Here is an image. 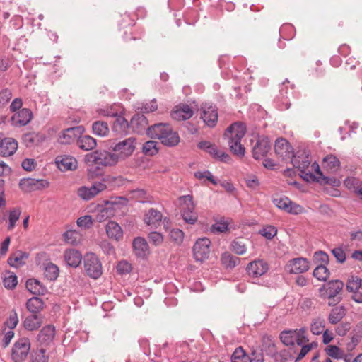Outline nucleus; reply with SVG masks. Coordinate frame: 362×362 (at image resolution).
I'll return each instance as SVG.
<instances>
[{
	"label": "nucleus",
	"instance_id": "obj_1",
	"mask_svg": "<svg viewBox=\"0 0 362 362\" xmlns=\"http://www.w3.org/2000/svg\"><path fill=\"white\" fill-rule=\"evenodd\" d=\"M246 132V127L243 123L235 122L231 124L225 132V137L228 140V146L233 154L243 156L245 148L240 144Z\"/></svg>",
	"mask_w": 362,
	"mask_h": 362
},
{
	"label": "nucleus",
	"instance_id": "obj_2",
	"mask_svg": "<svg viewBox=\"0 0 362 362\" xmlns=\"http://www.w3.org/2000/svg\"><path fill=\"white\" fill-rule=\"evenodd\" d=\"M280 339L285 346H293L296 343L301 346L309 341L307 336V328L303 327L296 329H286L280 333Z\"/></svg>",
	"mask_w": 362,
	"mask_h": 362
},
{
	"label": "nucleus",
	"instance_id": "obj_3",
	"mask_svg": "<svg viewBox=\"0 0 362 362\" xmlns=\"http://www.w3.org/2000/svg\"><path fill=\"white\" fill-rule=\"evenodd\" d=\"M85 163H93L98 165L112 167L119 162L114 152L107 151H95L88 153L84 157Z\"/></svg>",
	"mask_w": 362,
	"mask_h": 362
},
{
	"label": "nucleus",
	"instance_id": "obj_4",
	"mask_svg": "<svg viewBox=\"0 0 362 362\" xmlns=\"http://www.w3.org/2000/svg\"><path fill=\"white\" fill-rule=\"evenodd\" d=\"M293 165L299 169L301 172L302 177L306 181H314L315 175V170L312 169L311 160L310 156L305 152H303L301 156L296 155L291 160Z\"/></svg>",
	"mask_w": 362,
	"mask_h": 362
},
{
	"label": "nucleus",
	"instance_id": "obj_5",
	"mask_svg": "<svg viewBox=\"0 0 362 362\" xmlns=\"http://www.w3.org/2000/svg\"><path fill=\"white\" fill-rule=\"evenodd\" d=\"M136 147V140L134 137H129L119 141L112 147L118 162L124 161L129 158Z\"/></svg>",
	"mask_w": 362,
	"mask_h": 362
},
{
	"label": "nucleus",
	"instance_id": "obj_6",
	"mask_svg": "<svg viewBox=\"0 0 362 362\" xmlns=\"http://www.w3.org/2000/svg\"><path fill=\"white\" fill-rule=\"evenodd\" d=\"M144 222L151 229H156L163 223L164 228L167 229L170 223L169 218L163 217L162 213L153 208L146 211L144 215Z\"/></svg>",
	"mask_w": 362,
	"mask_h": 362
},
{
	"label": "nucleus",
	"instance_id": "obj_7",
	"mask_svg": "<svg viewBox=\"0 0 362 362\" xmlns=\"http://www.w3.org/2000/svg\"><path fill=\"white\" fill-rule=\"evenodd\" d=\"M84 268L88 276L97 279L103 274L100 261L94 253H88L84 257Z\"/></svg>",
	"mask_w": 362,
	"mask_h": 362
},
{
	"label": "nucleus",
	"instance_id": "obj_8",
	"mask_svg": "<svg viewBox=\"0 0 362 362\" xmlns=\"http://www.w3.org/2000/svg\"><path fill=\"white\" fill-rule=\"evenodd\" d=\"M107 188L104 182H95L90 187L81 186L77 189V195L84 201L93 199Z\"/></svg>",
	"mask_w": 362,
	"mask_h": 362
},
{
	"label": "nucleus",
	"instance_id": "obj_9",
	"mask_svg": "<svg viewBox=\"0 0 362 362\" xmlns=\"http://www.w3.org/2000/svg\"><path fill=\"white\" fill-rule=\"evenodd\" d=\"M211 241L209 238H199L193 247L194 257L197 261H204L207 259L210 253Z\"/></svg>",
	"mask_w": 362,
	"mask_h": 362
},
{
	"label": "nucleus",
	"instance_id": "obj_10",
	"mask_svg": "<svg viewBox=\"0 0 362 362\" xmlns=\"http://www.w3.org/2000/svg\"><path fill=\"white\" fill-rule=\"evenodd\" d=\"M343 287L344 283L341 281H330L319 289L320 296L323 299L334 298L341 291Z\"/></svg>",
	"mask_w": 362,
	"mask_h": 362
},
{
	"label": "nucleus",
	"instance_id": "obj_11",
	"mask_svg": "<svg viewBox=\"0 0 362 362\" xmlns=\"http://www.w3.org/2000/svg\"><path fill=\"white\" fill-rule=\"evenodd\" d=\"M83 132L84 128L82 126L67 128L59 134L57 141L61 144H70L83 134Z\"/></svg>",
	"mask_w": 362,
	"mask_h": 362
},
{
	"label": "nucleus",
	"instance_id": "obj_12",
	"mask_svg": "<svg viewBox=\"0 0 362 362\" xmlns=\"http://www.w3.org/2000/svg\"><path fill=\"white\" fill-rule=\"evenodd\" d=\"M309 268V262L303 257L293 258L286 265V270L290 274H295L306 272Z\"/></svg>",
	"mask_w": 362,
	"mask_h": 362
},
{
	"label": "nucleus",
	"instance_id": "obj_13",
	"mask_svg": "<svg viewBox=\"0 0 362 362\" xmlns=\"http://www.w3.org/2000/svg\"><path fill=\"white\" fill-rule=\"evenodd\" d=\"M202 119L209 127H213L218 120V112L216 108L211 104L205 103L202 105Z\"/></svg>",
	"mask_w": 362,
	"mask_h": 362
},
{
	"label": "nucleus",
	"instance_id": "obj_14",
	"mask_svg": "<svg viewBox=\"0 0 362 362\" xmlns=\"http://www.w3.org/2000/svg\"><path fill=\"white\" fill-rule=\"evenodd\" d=\"M274 149L276 153L283 160H292L295 156L293 148L284 139H279L276 141Z\"/></svg>",
	"mask_w": 362,
	"mask_h": 362
},
{
	"label": "nucleus",
	"instance_id": "obj_15",
	"mask_svg": "<svg viewBox=\"0 0 362 362\" xmlns=\"http://www.w3.org/2000/svg\"><path fill=\"white\" fill-rule=\"evenodd\" d=\"M3 133H0V156L3 157L10 156L18 148L17 141L11 137H3Z\"/></svg>",
	"mask_w": 362,
	"mask_h": 362
},
{
	"label": "nucleus",
	"instance_id": "obj_16",
	"mask_svg": "<svg viewBox=\"0 0 362 362\" xmlns=\"http://www.w3.org/2000/svg\"><path fill=\"white\" fill-rule=\"evenodd\" d=\"M246 269L250 276L258 278L267 272L269 266L265 261L257 259L249 263Z\"/></svg>",
	"mask_w": 362,
	"mask_h": 362
},
{
	"label": "nucleus",
	"instance_id": "obj_17",
	"mask_svg": "<svg viewBox=\"0 0 362 362\" xmlns=\"http://www.w3.org/2000/svg\"><path fill=\"white\" fill-rule=\"evenodd\" d=\"M312 169L315 170V178L314 181L319 182L321 185H330L333 187H339L341 182L339 179L334 177H327L325 176L320 170V168L317 163L314 162L312 165Z\"/></svg>",
	"mask_w": 362,
	"mask_h": 362
},
{
	"label": "nucleus",
	"instance_id": "obj_18",
	"mask_svg": "<svg viewBox=\"0 0 362 362\" xmlns=\"http://www.w3.org/2000/svg\"><path fill=\"white\" fill-rule=\"evenodd\" d=\"M232 362H263L261 355H255L252 353V356L247 355L242 347L235 349L231 356Z\"/></svg>",
	"mask_w": 362,
	"mask_h": 362
},
{
	"label": "nucleus",
	"instance_id": "obj_19",
	"mask_svg": "<svg viewBox=\"0 0 362 362\" xmlns=\"http://www.w3.org/2000/svg\"><path fill=\"white\" fill-rule=\"evenodd\" d=\"M55 163L62 171L74 170L77 168L78 162L75 158L62 155L56 157Z\"/></svg>",
	"mask_w": 362,
	"mask_h": 362
},
{
	"label": "nucleus",
	"instance_id": "obj_20",
	"mask_svg": "<svg viewBox=\"0 0 362 362\" xmlns=\"http://www.w3.org/2000/svg\"><path fill=\"white\" fill-rule=\"evenodd\" d=\"M271 148V144L267 137H262L258 139L253 147V157L256 159H261L267 156Z\"/></svg>",
	"mask_w": 362,
	"mask_h": 362
},
{
	"label": "nucleus",
	"instance_id": "obj_21",
	"mask_svg": "<svg viewBox=\"0 0 362 362\" xmlns=\"http://www.w3.org/2000/svg\"><path fill=\"white\" fill-rule=\"evenodd\" d=\"M107 236L115 241H119L123 238L124 232L122 227L115 221H109L105 225Z\"/></svg>",
	"mask_w": 362,
	"mask_h": 362
},
{
	"label": "nucleus",
	"instance_id": "obj_22",
	"mask_svg": "<svg viewBox=\"0 0 362 362\" xmlns=\"http://www.w3.org/2000/svg\"><path fill=\"white\" fill-rule=\"evenodd\" d=\"M55 336V327L52 325L44 327L38 334L37 340L40 344L47 346L54 340Z\"/></svg>",
	"mask_w": 362,
	"mask_h": 362
},
{
	"label": "nucleus",
	"instance_id": "obj_23",
	"mask_svg": "<svg viewBox=\"0 0 362 362\" xmlns=\"http://www.w3.org/2000/svg\"><path fill=\"white\" fill-rule=\"evenodd\" d=\"M170 129L168 124L159 123L149 127L146 133L149 137L160 140L161 136L167 134Z\"/></svg>",
	"mask_w": 362,
	"mask_h": 362
},
{
	"label": "nucleus",
	"instance_id": "obj_24",
	"mask_svg": "<svg viewBox=\"0 0 362 362\" xmlns=\"http://www.w3.org/2000/svg\"><path fill=\"white\" fill-rule=\"evenodd\" d=\"M49 182L43 179H33L24 177V191H36L47 188Z\"/></svg>",
	"mask_w": 362,
	"mask_h": 362
},
{
	"label": "nucleus",
	"instance_id": "obj_25",
	"mask_svg": "<svg viewBox=\"0 0 362 362\" xmlns=\"http://www.w3.org/2000/svg\"><path fill=\"white\" fill-rule=\"evenodd\" d=\"M322 165L327 173H335L339 170L341 163L335 156L330 154L323 158Z\"/></svg>",
	"mask_w": 362,
	"mask_h": 362
},
{
	"label": "nucleus",
	"instance_id": "obj_26",
	"mask_svg": "<svg viewBox=\"0 0 362 362\" xmlns=\"http://www.w3.org/2000/svg\"><path fill=\"white\" fill-rule=\"evenodd\" d=\"M66 264L72 267H77L81 262L82 255L75 249L66 250L64 254Z\"/></svg>",
	"mask_w": 362,
	"mask_h": 362
},
{
	"label": "nucleus",
	"instance_id": "obj_27",
	"mask_svg": "<svg viewBox=\"0 0 362 362\" xmlns=\"http://www.w3.org/2000/svg\"><path fill=\"white\" fill-rule=\"evenodd\" d=\"M193 111L187 105L177 106L171 112V117L176 120H186L192 117Z\"/></svg>",
	"mask_w": 362,
	"mask_h": 362
},
{
	"label": "nucleus",
	"instance_id": "obj_28",
	"mask_svg": "<svg viewBox=\"0 0 362 362\" xmlns=\"http://www.w3.org/2000/svg\"><path fill=\"white\" fill-rule=\"evenodd\" d=\"M133 248L135 255L141 258H145L148 254V245L143 238H136L133 241Z\"/></svg>",
	"mask_w": 362,
	"mask_h": 362
},
{
	"label": "nucleus",
	"instance_id": "obj_29",
	"mask_svg": "<svg viewBox=\"0 0 362 362\" xmlns=\"http://www.w3.org/2000/svg\"><path fill=\"white\" fill-rule=\"evenodd\" d=\"M28 291L34 295H45L47 293V288L42 284L35 279H30L25 284Z\"/></svg>",
	"mask_w": 362,
	"mask_h": 362
},
{
	"label": "nucleus",
	"instance_id": "obj_30",
	"mask_svg": "<svg viewBox=\"0 0 362 362\" xmlns=\"http://www.w3.org/2000/svg\"><path fill=\"white\" fill-rule=\"evenodd\" d=\"M76 144L83 151H91L97 146L96 140L88 135H81L78 137Z\"/></svg>",
	"mask_w": 362,
	"mask_h": 362
},
{
	"label": "nucleus",
	"instance_id": "obj_31",
	"mask_svg": "<svg viewBox=\"0 0 362 362\" xmlns=\"http://www.w3.org/2000/svg\"><path fill=\"white\" fill-rule=\"evenodd\" d=\"M326 322L323 317L317 316L312 318L310 324V330L314 335L322 334L325 329Z\"/></svg>",
	"mask_w": 362,
	"mask_h": 362
},
{
	"label": "nucleus",
	"instance_id": "obj_32",
	"mask_svg": "<svg viewBox=\"0 0 362 362\" xmlns=\"http://www.w3.org/2000/svg\"><path fill=\"white\" fill-rule=\"evenodd\" d=\"M346 309L344 305H339L332 308L328 315V321L330 324L335 325L339 322L346 315Z\"/></svg>",
	"mask_w": 362,
	"mask_h": 362
},
{
	"label": "nucleus",
	"instance_id": "obj_33",
	"mask_svg": "<svg viewBox=\"0 0 362 362\" xmlns=\"http://www.w3.org/2000/svg\"><path fill=\"white\" fill-rule=\"evenodd\" d=\"M43 134L37 132L24 133V145L27 147L38 145L45 140Z\"/></svg>",
	"mask_w": 362,
	"mask_h": 362
},
{
	"label": "nucleus",
	"instance_id": "obj_34",
	"mask_svg": "<svg viewBox=\"0 0 362 362\" xmlns=\"http://www.w3.org/2000/svg\"><path fill=\"white\" fill-rule=\"evenodd\" d=\"M42 317L37 314H32L24 320V329L30 331L37 329L42 325Z\"/></svg>",
	"mask_w": 362,
	"mask_h": 362
},
{
	"label": "nucleus",
	"instance_id": "obj_35",
	"mask_svg": "<svg viewBox=\"0 0 362 362\" xmlns=\"http://www.w3.org/2000/svg\"><path fill=\"white\" fill-rule=\"evenodd\" d=\"M160 141L165 146L170 147L175 146L179 144L180 136L176 132L170 129L167 134L161 136Z\"/></svg>",
	"mask_w": 362,
	"mask_h": 362
},
{
	"label": "nucleus",
	"instance_id": "obj_36",
	"mask_svg": "<svg viewBox=\"0 0 362 362\" xmlns=\"http://www.w3.org/2000/svg\"><path fill=\"white\" fill-rule=\"evenodd\" d=\"M11 358L13 362L23 361V339H19L13 346Z\"/></svg>",
	"mask_w": 362,
	"mask_h": 362
},
{
	"label": "nucleus",
	"instance_id": "obj_37",
	"mask_svg": "<svg viewBox=\"0 0 362 362\" xmlns=\"http://www.w3.org/2000/svg\"><path fill=\"white\" fill-rule=\"evenodd\" d=\"M178 202L180 212L195 209V204L193 202V197L192 195L180 196L178 198Z\"/></svg>",
	"mask_w": 362,
	"mask_h": 362
},
{
	"label": "nucleus",
	"instance_id": "obj_38",
	"mask_svg": "<svg viewBox=\"0 0 362 362\" xmlns=\"http://www.w3.org/2000/svg\"><path fill=\"white\" fill-rule=\"evenodd\" d=\"M26 305L30 312L36 314L42 309L44 302L38 297H33L27 301Z\"/></svg>",
	"mask_w": 362,
	"mask_h": 362
},
{
	"label": "nucleus",
	"instance_id": "obj_39",
	"mask_svg": "<svg viewBox=\"0 0 362 362\" xmlns=\"http://www.w3.org/2000/svg\"><path fill=\"white\" fill-rule=\"evenodd\" d=\"M64 241L71 245H76L81 240V235L76 230H68L63 234Z\"/></svg>",
	"mask_w": 362,
	"mask_h": 362
},
{
	"label": "nucleus",
	"instance_id": "obj_40",
	"mask_svg": "<svg viewBox=\"0 0 362 362\" xmlns=\"http://www.w3.org/2000/svg\"><path fill=\"white\" fill-rule=\"evenodd\" d=\"M93 132L99 136H105L109 132L107 124L105 122L96 121L92 124Z\"/></svg>",
	"mask_w": 362,
	"mask_h": 362
},
{
	"label": "nucleus",
	"instance_id": "obj_41",
	"mask_svg": "<svg viewBox=\"0 0 362 362\" xmlns=\"http://www.w3.org/2000/svg\"><path fill=\"white\" fill-rule=\"evenodd\" d=\"M221 262L227 268H234L240 263V259L229 252H224L221 256Z\"/></svg>",
	"mask_w": 362,
	"mask_h": 362
},
{
	"label": "nucleus",
	"instance_id": "obj_42",
	"mask_svg": "<svg viewBox=\"0 0 362 362\" xmlns=\"http://www.w3.org/2000/svg\"><path fill=\"white\" fill-rule=\"evenodd\" d=\"M59 272L58 267L53 263H48L45 267V275L50 280H55L58 277Z\"/></svg>",
	"mask_w": 362,
	"mask_h": 362
},
{
	"label": "nucleus",
	"instance_id": "obj_43",
	"mask_svg": "<svg viewBox=\"0 0 362 362\" xmlns=\"http://www.w3.org/2000/svg\"><path fill=\"white\" fill-rule=\"evenodd\" d=\"M142 152L146 156H154L158 152V142L155 141H146L142 148Z\"/></svg>",
	"mask_w": 362,
	"mask_h": 362
},
{
	"label": "nucleus",
	"instance_id": "obj_44",
	"mask_svg": "<svg viewBox=\"0 0 362 362\" xmlns=\"http://www.w3.org/2000/svg\"><path fill=\"white\" fill-rule=\"evenodd\" d=\"M30 357L32 362H48L49 359V356L43 349L32 351Z\"/></svg>",
	"mask_w": 362,
	"mask_h": 362
},
{
	"label": "nucleus",
	"instance_id": "obj_45",
	"mask_svg": "<svg viewBox=\"0 0 362 362\" xmlns=\"http://www.w3.org/2000/svg\"><path fill=\"white\" fill-rule=\"evenodd\" d=\"M313 276L320 281H326L329 276V271L325 265H319L313 271Z\"/></svg>",
	"mask_w": 362,
	"mask_h": 362
},
{
	"label": "nucleus",
	"instance_id": "obj_46",
	"mask_svg": "<svg viewBox=\"0 0 362 362\" xmlns=\"http://www.w3.org/2000/svg\"><path fill=\"white\" fill-rule=\"evenodd\" d=\"M8 264L15 268H18L23 265V252L19 250L11 255L8 259Z\"/></svg>",
	"mask_w": 362,
	"mask_h": 362
},
{
	"label": "nucleus",
	"instance_id": "obj_47",
	"mask_svg": "<svg viewBox=\"0 0 362 362\" xmlns=\"http://www.w3.org/2000/svg\"><path fill=\"white\" fill-rule=\"evenodd\" d=\"M101 182H104L105 185L107 183L112 187H115L124 185L126 183L127 180L122 176H107Z\"/></svg>",
	"mask_w": 362,
	"mask_h": 362
},
{
	"label": "nucleus",
	"instance_id": "obj_48",
	"mask_svg": "<svg viewBox=\"0 0 362 362\" xmlns=\"http://www.w3.org/2000/svg\"><path fill=\"white\" fill-rule=\"evenodd\" d=\"M231 250L238 255H244L247 251V245L242 240H235L231 243Z\"/></svg>",
	"mask_w": 362,
	"mask_h": 362
},
{
	"label": "nucleus",
	"instance_id": "obj_49",
	"mask_svg": "<svg viewBox=\"0 0 362 362\" xmlns=\"http://www.w3.org/2000/svg\"><path fill=\"white\" fill-rule=\"evenodd\" d=\"M207 152L211 155L214 158H218L221 161L226 162L230 159L229 156L224 153L223 151H221L218 150L216 146L211 144Z\"/></svg>",
	"mask_w": 362,
	"mask_h": 362
},
{
	"label": "nucleus",
	"instance_id": "obj_50",
	"mask_svg": "<svg viewBox=\"0 0 362 362\" xmlns=\"http://www.w3.org/2000/svg\"><path fill=\"white\" fill-rule=\"evenodd\" d=\"M326 354L335 359L344 358V353L338 346L335 345H330L325 349Z\"/></svg>",
	"mask_w": 362,
	"mask_h": 362
},
{
	"label": "nucleus",
	"instance_id": "obj_51",
	"mask_svg": "<svg viewBox=\"0 0 362 362\" xmlns=\"http://www.w3.org/2000/svg\"><path fill=\"white\" fill-rule=\"evenodd\" d=\"M9 275L3 279L4 286L8 289H13L18 283L17 276L13 272H6Z\"/></svg>",
	"mask_w": 362,
	"mask_h": 362
},
{
	"label": "nucleus",
	"instance_id": "obj_52",
	"mask_svg": "<svg viewBox=\"0 0 362 362\" xmlns=\"http://www.w3.org/2000/svg\"><path fill=\"white\" fill-rule=\"evenodd\" d=\"M181 216L185 223L192 225L194 224L198 219V215L195 209L182 211L181 212Z\"/></svg>",
	"mask_w": 362,
	"mask_h": 362
},
{
	"label": "nucleus",
	"instance_id": "obj_53",
	"mask_svg": "<svg viewBox=\"0 0 362 362\" xmlns=\"http://www.w3.org/2000/svg\"><path fill=\"white\" fill-rule=\"evenodd\" d=\"M344 184L347 189L354 192L362 185V182L356 177H349L345 179Z\"/></svg>",
	"mask_w": 362,
	"mask_h": 362
},
{
	"label": "nucleus",
	"instance_id": "obj_54",
	"mask_svg": "<svg viewBox=\"0 0 362 362\" xmlns=\"http://www.w3.org/2000/svg\"><path fill=\"white\" fill-rule=\"evenodd\" d=\"M88 165L87 167V176L88 179H94L98 176L100 175L101 170L99 168V165L93 163H86Z\"/></svg>",
	"mask_w": 362,
	"mask_h": 362
},
{
	"label": "nucleus",
	"instance_id": "obj_55",
	"mask_svg": "<svg viewBox=\"0 0 362 362\" xmlns=\"http://www.w3.org/2000/svg\"><path fill=\"white\" fill-rule=\"evenodd\" d=\"M273 203L279 209L286 211V209L288 207V204H291V200L286 197H281L274 198L273 199Z\"/></svg>",
	"mask_w": 362,
	"mask_h": 362
},
{
	"label": "nucleus",
	"instance_id": "obj_56",
	"mask_svg": "<svg viewBox=\"0 0 362 362\" xmlns=\"http://www.w3.org/2000/svg\"><path fill=\"white\" fill-rule=\"evenodd\" d=\"M259 233L268 240L272 239L277 233V230L274 226H267L264 227Z\"/></svg>",
	"mask_w": 362,
	"mask_h": 362
},
{
	"label": "nucleus",
	"instance_id": "obj_57",
	"mask_svg": "<svg viewBox=\"0 0 362 362\" xmlns=\"http://www.w3.org/2000/svg\"><path fill=\"white\" fill-rule=\"evenodd\" d=\"M77 226L83 228H89L93 224V218L91 216L86 215L79 217L76 221Z\"/></svg>",
	"mask_w": 362,
	"mask_h": 362
},
{
	"label": "nucleus",
	"instance_id": "obj_58",
	"mask_svg": "<svg viewBox=\"0 0 362 362\" xmlns=\"http://www.w3.org/2000/svg\"><path fill=\"white\" fill-rule=\"evenodd\" d=\"M170 240L176 244H180L184 239V233L180 229H172L170 232Z\"/></svg>",
	"mask_w": 362,
	"mask_h": 362
},
{
	"label": "nucleus",
	"instance_id": "obj_59",
	"mask_svg": "<svg viewBox=\"0 0 362 362\" xmlns=\"http://www.w3.org/2000/svg\"><path fill=\"white\" fill-rule=\"evenodd\" d=\"M359 278L357 276H351L349 279L346 284V289L350 292L358 291L360 288Z\"/></svg>",
	"mask_w": 362,
	"mask_h": 362
},
{
	"label": "nucleus",
	"instance_id": "obj_60",
	"mask_svg": "<svg viewBox=\"0 0 362 362\" xmlns=\"http://www.w3.org/2000/svg\"><path fill=\"white\" fill-rule=\"evenodd\" d=\"M20 215H21L20 210L13 209L12 211H10L9 216H8V220H9V223L8 226V230H11L14 227L16 221L19 219Z\"/></svg>",
	"mask_w": 362,
	"mask_h": 362
},
{
	"label": "nucleus",
	"instance_id": "obj_61",
	"mask_svg": "<svg viewBox=\"0 0 362 362\" xmlns=\"http://www.w3.org/2000/svg\"><path fill=\"white\" fill-rule=\"evenodd\" d=\"M117 271L120 274H127L132 271V265L125 260L118 262Z\"/></svg>",
	"mask_w": 362,
	"mask_h": 362
},
{
	"label": "nucleus",
	"instance_id": "obj_62",
	"mask_svg": "<svg viewBox=\"0 0 362 362\" xmlns=\"http://www.w3.org/2000/svg\"><path fill=\"white\" fill-rule=\"evenodd\" d=\"M21 111H18L13 112V115L11 116L10 122L12 126L21 127L23 126V115H21Z\"/></svg>",
	"mask_w": 362,
	"mask_h": 362
},
{
	"label": "nucleus",
	"instance_id": "obj_63",
	"mask_svg": "<svg viewBox=\"0 0 362 362\" xmlns=\"http://www.w3.org/2000/svg\"><path fill=\"white\" fill-rule=\"evenodd\" d=\"M116 107L111 106L106 108H100L98 110V112L103 116L116 117L118 115V110L116 109Z\"/></svg>",
	"mask_w": 362,
	"mask_h": 362
},
{
	"label": "nucleus",
	"instance_id": "obj_64",
	"mask_svg": "<svg viewBox=\"0 0 362 362\" xmlns=\"http://www.w3.org/2000/svg\"><path fill=\"white\" fill-rule=\"evenodd\" d=\"M111 211L107 208H103L100 210L95 215V221L98 222H103L110 217Z\"/></svg>",
	"mask_w": 362,
	"mask_h": 362
}]
</instances>
